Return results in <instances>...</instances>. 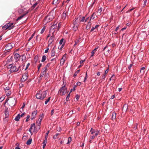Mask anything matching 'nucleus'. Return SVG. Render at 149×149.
<instances>
[{
	"label": "nucleus",
	"mask_w": 149,
	"mask_h": 149,
	"mask_svg": "<svg viewBox=\"0 0 149 149\" xmlns=\"http://www.w3.org/2000/svg\"><path fill=\"white\" fill-rule=\"evenodd\" d=\"M47 90L44 91H40L37 93L36 97L38 99L43 100L46 97L47 94Z\"/></svg>",
	"instance_id": "f257e3e1"
},
{
	"label": "nucleus",
	"mask_w": 149,
	"mask_h": 149,
	"mask_svg": "<svg viewBox=\"0 0 149 149\" xmlns=\"http://www.w3.org/2000/svg\"><path fill=\"white\" fill-rule=\"evenodd\" d=\"M21 67V66H19L18 68H17L13 64H10L8 66V68L10 69V73L17 72Z\"/></svg>",
	"instance_id": "f03ea898"
},
{
	"label": "nucleus",
	"mask_w": 149,
	"mask_h": 149,
	"mask_svg": "<svg viewBox=\"0 0 149 149\" xmlns=\"http://www.w3.org/2000/svg\"><path fill=\"white\" fill-rule=\"evenodd\" d=\"M65 85L63 86L59 90L58 93L60 95H64L67 93L68 92V91H67V89L65 87Z\"/></svg>",
	"instance_id": "7ed1b4c3"
},
{
	"label": "nucleus",
	"mask_w": 149,
	"mask_h": 149,
	"mask_svg": "<svg viewBox=\"0 0 149 149\" xmlns=\"http://www.w3.org/2000/svg\"><path fill=\"white\" fill-rule=\"evenodd\" d=\"M13 23L8 22L6 23L5 25L2 26L3 29H5V30L8 29L10 30L14 27L15 26L13 25Z\"/></svg>",
	"instance_id": "20e7f679"
},
{
	"label": "nucleus",
	"mask_w": 149,
	"mask_h": 149,
	"mask_svg": "<svg viewBox=\"0 0 149 149\" xmlns=\"http://www.w3.org/2000/svg\"><path fill=\"white\" fill-rule=\"evenodd\" d=\"M47 69H44L43 68L42 69V72H41L40 74V77H43L45 79H47L49 76V74L48 73H47Z\"/></svg>",
	"instance_id": "39448f33"
},
{
	"label": "nucleus",
	"mask_w": 149,
	"mask_h": 149,
	"mask_svg": "<svg viewBox=\"0 0 149 149\" xmlns=\"http://www.w3.org/2000/svg\"><path fill=\"white\" fill-rule=\"evenodd\" d=\"M54 16L52 15L49 14L45 18V20L46 23L52 21L54 19Z\"/></svg>",
	"instance_id": "423d86ee"
},
{
	"label": "nucleus",
	"mask_w": 149,
	"mask_h": 149,
	"mask_svg": "<svg viewBox=\"0 0 149 149\" xmlns=\"http://www.w3.org/2000/svg\"><path fill=\"white\" fill-rule=\"evenodd\" d=\"M81 17L79 16L77 18H76L73 21L74 25L79 26L80 22V19H81Z\"/></svg>",
	"instance_id": "0eeeda50"
},
{
	"label": "nucleus",
	"mask_w": 149,
	"mask_h": 149,
	"mask_svg": "<svg viewBox=\"0 0 149 149\" xmlns=\"http://www.w3.org/2000/svg\"><path fill=\"white\" fill-rule=\"evenodd\" d=\"M90 132L91 134H93L94 133H95V136L99 135L100 133L99 131L98 130H96L95 129H93L92 128H91Z\"/></svg>",
	"instance_id": "6e6552de"
},
{
	"label": "nucleus",
	"mask_w": 149,
	"mask_h": 149,
	"mask_svg": "<svg viewBox=\"0 0 149 149\" xmlns=\"http://www.w3.org/2000/svg\"><path fill=\"white\" fill-rule=\"evenodd\" d=\"M44 116V115L43 113H42L40 116V117L38 120L36 122V123L38 125H40L41 124V122L43 119Z\"/></svg>",
	"instance_id": "1a4fd4ad"
},
{
	"label": "nucleus",
	"mask_w": 149,
	"mask_h": 149,
	"mask_svg": "<svg viewBox=\"0 0 149 149\" xmlns=\"http://www.w3.org/2000/svg\"><path fill=\"white\" fill-rule=\"evenodd\" d=\"M28 72H26L24 74L22 75L21 80L22 81H24L27 79Z\"/></svg>",
	"instance_id": "9d476101"
},
{
	"label": "nucleus",
	"mask_w": 149,
	"mask_h": 149,
	"mask_svg": "<svg viewBox=\"0 0 149 149\" xmlns=\"http://www.w3.org/2000/svg\"><path fill=\"white\" fill-rule=\"evenodd\" d=\"M13 47L11 43H8L6 45L5 47V49L6 51H8Z\"/></svg>",
	"instance_id": "9b49d317"
},
{
	"label": "nucleus",
	"mask_w": 149,
	"mask_h": 149,
	"mask_svg": "<svg viewBox=\"0 0 149 149\" xmlns=\"http://www.w3.org/2000/svg\"><path fill=\"white\" fill-rule=\"evenodd\" d=\"M37 113V111H33L32 113L31 119L33 120L35 118L36 116Z\"/></svg>",
	"instance_id": "f8f14e48"
},
{
	"label": "nucleus",
	"mask_w": 149,
	"mask_h": 149,
	"mask_svg": "<svg viewBox=\"0 0 149 149\" xmlns=\"http://www.w3.org/2000/svg\"><path fill=\"white\" fill-rule=\"evenodd\" d=\"M28 13H29V11H26V13H25L24 14L22 15L21 16H20V17H18V18L16 19V21H18L20 19H22L26 14Z\"/></svg>",
	"instance_id": "ddd939ff"
},
{
	"label": "nucleus",
	"mask_w": 149,
	"mask_h": 149,
	"mask_svg": "<svg viewBox=\"0 0 149 149\" xmlns=\"http://www.w3.org/2000/svg\"><path fill=\"white\" fill-rule=\"evenodd\" d=\"M33 127L34 128H35V123L32 124L31 125V127L29 129V131L31 133L32 132V130L33 129Z\"/></svg>",
	"instance_id": "4468645a"
},
{
	"label": "nucleus",
	"mask_w": 149,
	"mask_h": 149,
	"mask_svg": "<svg viewBox=\"0 0 149 149\" xmlns=\"http://www.w3.org/2000/svg\"><path fill=\"white\" fill-rule=\"evenodd\" d=\"M19 54H18L16 53L14 55V58L16 61H18L19 58Z\"/></svg>",
	"instance_id": "2eb2a0df"
},
{
	"label": "nucleus",
	"mask_w": 149,
	"mask_h": 149,
	"mask_svg": "<svg viewBox=\"0 0 149 149\" xmlns=\"http://www.w3.org/2000/svg\"><path fill=\"white\" fill-rule=\"evenodd\" d=\"M54 40V37L53 36H51L49 39V44L48 46H49L52 43Z\"/></svg>",
	"instance_id": "dca6fc26"
},
{
	"label": "nucleus",
	"mask_w": 149,
	"mask_h": 149,
	"mask_svg": "<svg viewBox=\"0 0 149 149\" xmlns=\"http://www.w3.org/2000/svg\"><path fill=\"white\" fill-rule=\"evenodd\" d=\"M95 16H96L95 13H93L90 19V21L88 22V24L91 23V20L92 19H93L95 18Z\"/></svg>",
	"instance_id": "f3484780"
},
{
	"label": "nucleus",
	"mask_w": 149,
	"mask_h": 149,
	"mask_svg": "<svg viewBox=\"0 0 149 149\" xmlns=\"http://www.w3.org/2000/svg\"><path fill=\"white\" fill-rule=\"evenodd\" d=\"M128 107V106L126 104H125L123 107V111H126L127 110Z\"/></svg>",
	"instance_id": "a211bd4d"
},
{
	"label": "nucleus",
	"mask_w": 149,
	"mask_h": 149,
	"mask_svg": "<svg viewBox=\"0 0 149 149\" xmlns=\"http://www.w3.org/2000/svg\"><path fill=\"white\" fill-rule=\"evenodd\" d=\"M4 112L5 117H8L9 116V112L8 110V109L7 108L5 110Z\"/></svg>",
	"instance_id": "6ab92c4d"
},
{
	"label": "nucleus",
	"mask_w": 149,
	"mask_h": 149,
	"mask_svg": "<svg viewBox=\"0 0 149 149\" xmlns=\"http://www.w3.org/2000/svg\"><path fill=\"white\" fill-rule=\"evenodd\" d=\"M67 16V12L66 11H64L63 14L62 19L63 20L65 19Z\"/></svg>",
	"instance_id": "aec40b11"
},
{
	"label": "nucleus",
	"mask_w": 149,
	"mask_h": 149,
	"mask_svg": "<svg viewBox=\"0 0 149 149\" xmlns=\"http://www.w3.org/2000/svg\"><path fill=\"white\" fill-rule=\"evenodd\" d=\"M57 23L56 22V23L55 24H53L51 27V29H57Z\"/></svg>",
	"instance_id": "412c9836"
},
{
	"label": "nucleus",
	"mask_w": 149,
	"mask_h": 149,
	"mask_svg": "<svg viewBox=\"0 0 149 149\" xmlns=\"http://www.w3.org/2000/svg\"><path fill=\"white\" fill-rule=\"evenodd\" d=\"M55 52L54 50V48H53L52 49L51 52V56L53 57L55 56Z\"/></svg>",
	"instance_id": "4be33fe9"
},
{
	"label": "nucleus",
	"mask_w": 149,
	"mask_h": 149,
	"mask_svg": "<svg viewBox=\"0 0 149 149\" xmlns=\"http://www.w3.org/2000/svg\"><path fill=\"white\" fill-rule=\"evenodd\" d=\"M116 114L115 113L113 112V113L111 119L112 120H114L116 119Z\"/></svg>",
	"instance_id": "5701e85b"
},
{
	"label": "nucleus",
	"mask_w": 149,
	"mask_h": 149,
	"mask_svg": "<svg viewBox=\"0 0 149 149\" xmlns=\"http://www.w3.org/2000/svg\"><path fill=\"white\" fill-rule=\"evenodd\" d=\"M20 118V114H18L17 116L15 118V120L18 121L19 120Z\"/></svg>",
	"instance_id": "b1692460"
},
{
	"label": "nucleus",
	"mask_w": 149,
	"mask_h": 149,
	"mask_svg": "<svg viewBox=\"0 0 149 149\" xmlns=\"http://www.w3.org/2000/svg\"><path fill=\"white\" fill-rule=\"evenodd\" d=\"M32 139L31 138H30L26 142V144L27 145H30L32 141Z\"/></svg>",
	"instance_id": "393cba45"
},
{
	"label": "nucleus",
	"mask_w": 149,
	"mask_h": 149,
	"mask_svg": "<svg viewBox=\"0 0 149 149\" xmlns=\"http://www.w3.org/2000/svg\"><path fill=\"white\" fill-rule=\"evenodd\" d=\"M60 0H54L53 4H58L60 2Z\"/></svg>",
	"instance_id": "a878e982"
},
{
	"label": "nucleus",
	"mask_w": 149,
	"mask_h": 149,
	"mask_svg": "<svg viewBox=\"0 0 149 149\" xmlns=\"http://www.w3.org/2000/svg\"><path fill=\"white\" fill-rule=\"evenodd\" d=\"M97 49V48H95L93 50L92 52H91V56H93V55L95 53V51Z\"/></svg>",
	"instance_id": "bb28decb"
},
{
	"label": "nucleus",
	"mask_w": 149,
	"mask_h": 149,
	"mask_svg": "<svg viewBox=\"0 0 149 149\" xmlns=\"http://www.w3.org/2000/svg\"><path fill=\"white\" fill-rule=\"evenodd\" d=\"M99 25H96L95 27H92V28L91 30V32H92L93 31L94 29H95L97 28L99 26Z\"/></svg>",
	"instance_id": "cd10ccee"
},
{
	"label": "nucleus",
	"mask_w": 149,
	"mask_h": 149,
	"mask_svg": "<svg viewBox=\"0 0 149 149\" xmlns=\"http://www.w3.org/2000/svg\"><path fill=\"white\" fill-rule=\"evenodd\" d=\"M39 58V56H38L36 55V56L34 58V61L35 62V63H36V62H37Z\"/></svg>",
	"instance_id": "c85d7f7f"
},
{
	"label": "nucleus",
	"mask_w": 149,
	"mask_h": 149,
	"mask_svg": "<svg viewBox=\"0 0 149 149\" xmlns=\"http://www.w3.org/2000/svg\"><path fill=\"white\" fill-rule=\"evenodd\" d=\"M78 26V25H74V26L73 27V29L74 31H76L77 29V28H78V26Z\"/></svg>",
	"instance_id": "c756f323"
},
{
	"label": "nucleus",
	"mask_w": 149,
	"mask_h": 149,
	"mask_svg": "<svg viewBox=\"0 0 149 149\" xmlns=\"http://www.w3.org/2000/svg\"><path fill=\"white\" fill-rule=\"evenodd\" d=\"M59 134H56L55 135L53 136V137L54 139H56L58 138V135H59Z\"/></svg>",
	"instance_id": "7c9ffc66"
},
{
	"label": "nucleus",
	"mask_w": 149,
	"mask_h": 149,
	"mask_svg": "<svg viewBox=\"0 0 149 149\" xmlns=\"http://www.w3.org/2000/svg\"><path fill=\"white\" fill-rule=\"evenodd\" d=\"M46 56L45 55L43 56L42 57V59L41 60V61L42 62H44L46 60Z\"/></svg>",
	"instance_id": "2f4dec72"
},
{
	"label": "nucleus",
	"mask_w": 149,
	"mask_h": 149,
	"mask_svg": "<svg viewBox=\"0 0 149 149\" xmlns=\"http://www.w3.org/2000/svg\"><path fill=\"white\" fill-rule=\"evenodd\" d=\"M72 139L71 137H69L68 139V142L67 143V144H69L70 143V142L71 141Z\"/></svg>",
	"instance_id": "473e14b6"
},
{
	"label": "nucleus",
	"mask_w": 149,
	"mask_h": 149,
	"mask_svg": "<svg viewBox=\"0 0 149 149\" xmlns=\"http://www.w3.org/2000/svg\"><path fill=\"white\" fill-rule=\"evenodd\" d=\"M145 69V68L144 67H142L141 68L140 72L144 73V70Z\"/></svg>",
	"instance_id": "72a5a7b5"
},
{
	"label": "nucleus",
	"mask_w": 149,
	"mask_h": 149,
	"mask_svg": "<svg viewBox=\"0 0 149 149\" xmlns=\"http://www.w3.org/2000/svg\"><path fill=\"white\" fill-rule=\"evenodd\" d=\"M50 63H48L45 67L43 68L44 69H47V68H49L50 66Z\"/></svg>",
	"instance_id": "f704fd0d"
},
{
	"label": "nucleus",
	"mask_w": 149,
	"mask_h": 149,
	"mask_svg": "<svg viewBox=\"0 0 149 149\" xmlns=\"http://www.w3.org/2000/svg\"><path fill=\"white\" fill-rule=\"evenodd\" d=\"M4 89L6 93H7L8 91H9L10 88L9 87H6Z\"/></svg>",
	"instance_id": "c9c22d12"
},
{
	"label": "nucleus",
	"mask_w": 149,
	"mask_h": 149,
	"mask_svg": "<svg viewBox=\"0 0 149 149\" xmlns=\"http://www.w3.org/2000/svg\"><path fill=\"white\" fill-rule=\"evenodd\" d=\"M38 3L37 2L35 3L31 7L32 9H33L37 5Z\"/></svg>",
	"instance_id": "e433bc0d"
},
{
	"label": "nucleus",
	"mask_w": 149,
	"mask_h": 149,
	"mask_svg": "<svg viewBox=\"0 0 149 149\" xmlns=\"http://www.w3.org/2000/svg\"><path fill=\"white\" fill-rule=\"evenodd\" d=\"M50 97H49L45 101V104H46L47 103L50 101Z\"/></svg>",
	"instance_id": "4c0bfd02"
},
{
	"label": "nucleus",
	"mask_w": 149,
	"mask_h": 149,
	"mask_svg": "<svg viewBox=\"0 0 149 149\" xmlns=\"http://www.w3.org/2000/svg\"><path fill=\"white\" fill-rule=\"evenodd\" d=\"M147 2V0H145L144 1L143 4L142 5L143 7H144L146 6Z\"/></svg>",
	"instance_id": "58836bf2"
},
{
	"label": "nucleus",
	"mask_w": 149,
	"mask_h": 149,
	"mask_svg": "<svg viewBox=\"0 0 149 149\" xmlns=\"http://www.w3.org/2000/svg\"><path fill=\"white\" fill-rule=\"evenodd\" d=\"M8 120V117H5L3 119V121L5 123L7 122Z\"/></svg>",
	"instance_id": "ea45409f"
},
{
	"label": "nucleus",
	"mask_w": 149,
	"mask_h": 149,
	"mask_svg": "<svg viewBox=\"0 0 149 149\" xmlns=\"http://www.w3.org/2000/svg\"><path fill=\"white\" fill-rule=\"evenodd\" d=\"M70 93H69V94L67 96L66 98V100L67 101H68L69 100V98L70 97Z\"/></svg>",
	"instance_id": "a19ab883"
},
{
	"label": "nucleus",
	"mask_w": 149,
	"mask_h": 149,
	"mask_svg": "<svg viewBox=\"0 0 149 149\" xmlns=\"http://www.w3.org/2000/svg\"><path fill=\"white\" fill-rule=\"evenodd\" d=\"M76 87V85H74L73 89H71L70 91V93L73 91H74L75 90V88Z\"/></svg>",
	"instance_id": "79ce46f5"
},
{
	"label": "nucleus",
	"mask_w": 149,
	"mask_h": 149,
	"mask_svg": "<svg viewBox=\"0 0 149 149\" xmlns=\"http://www.w3.org/2000/svg\"><path fill=\"white\" fill-rule=\"evenodd\" d=\"M6 93V95L8 96H9L11 94V92L10 91H7Z\"/></svg>",
	"instance_id": "37998d69"
},
{
	"label": "nucleus",
	"mask_w": 149,
	"mask_h": 149,
	"mask_svg": "<svg viewBox=\"0 0 149 149\" xmlns=\"http://www.w3.org/2000/svg\"><path fill=\"white\" fill-rule=\"evenodd\" d=\"M45 27H43L42 29L41 30V31L40 32V33L41 34H42L43 33L44 31H45Z\"/></svg>",
	"instance_id": "c03bdc74"
},
{
	"label": "nucleus",
	"mask_w": 149,
	"mask_h": 149,
	"mask_svg": "<svg viewBox=\"0 0 149 149\" xmlns=\"http://www.w3.org/2000/svg\"><path fill=\"white\" fill-rule=\"evenodd\" d=\"M66 54H65L63 55V56L62 58L61 59V60H63L64 59L65 60V59L66 57Z\"/></svg>",
	"instance_id": "a18cd8bd"
},
{
	"label": "nucleus",
	"mask_w": 149,
	"mask_h": 149,
	"mask_svg": "<svg viewBox=\"0 0 149 149\" xmlns=\"http://www.w3.org/2000/svg\"><path fill=\"white\" fill-rule=\"evenodd\" d=\"M65 60L64 59V60H61V61H60V64L61 65H63L64 64V62L65 61Z\"/></svg>",
	"instance_id": "49530a36"
},
{
	"label": "nucleus",
	"mask_w": 149,
	"mask_h": 149,
	"mask_svg": "<svg viewBox=\"0 0 149 149\" xmlns=\"http://www.w3.org/2000/svg\"><path fill=\"white\" fill-rule=\"evenodd\" d=\"M91 27V24L90 23V24L89 25H88L86 26V29L87 30H88Z\"/></svg>",
	"instance_id": "de8ad7c7"
},
{
	"label": "nucleus",
	"mask_w": 149,
	"mask_h": 149,
	"mask_svg": "<svg viewBox=\"0 0 149 149\" xmlns=\"http://www.w3.org/2000/svg\"><path fill=\"white\" fill-rule=\"evenodd\" d=\"M102 8H100V9H98L97 13H100L102 11Z\"/></svg>",
	"instance_id": "09e8293b"
},
{
	"label": "nucleus",
	"mask_w": 149,
	"mask_h": 149,
	"mask_svg": "<svg viewBox=\"0 0 149 149\" xmlns=\"http://www.w3.org/2000/svg\"><path fill=\"white\" fill-rule=\"evenodd\" d=\"M85 17H83L81 18V19H80V22H83L84 21H85Z\"/></svg>",
	"instance_id": "8fccbe9b"
},
{
	"label": "nucleus",
	"mask_w": 149,
	"mask_h": 149,
	"mask_svg": "<svg viewBox=\"0 0 149 149\" xmlns=\"http://www.w3.org/2000/svg\"><path fill=\"white\" fill-rule=\"evenodd\" d=\"M96 136H95V135H92L90 136V139H94Z\"/></svg>",
	"instance_id": "3c124183"
},
{
	"label": "nucleus",
	"mask_w": 149,
	"mask_h": 149,
	"mask_svg": "<svg viewBox=\"0 0 149 149\" xmlns=\"http://www.w3.org/2000/svg\"><path fill=\"white\" fill-rule=\"evenodd\" d=\"M49 131H48L47 132H46L45 134V138H47V136L49 133Z\"/></svg>",
	"instance_id": "603ef678"
},
{
	"label": "nucleus",
	"mask_w": 149,
	"mask_h": 149,
	"mask_svg": "<svg viewBox=\"0 0 149 149\" xmlns=\"http://www.w3.org/2000/svg\"><path fill=\"white\" fill-rule=\"evenodd\" d=\"M64 40V39L63 38H62L61 40L59 42V44L60 45L62 44L63 43V41Z\"/></svg>",
	"instance_id": "864d4df0"
},
{
	"label": "nucleus",
	"mask_w": 149,
	"mask_h": 149,
	"mask_svg": "<svg viewBox=\"0 0 149 149\" xmlns=\"http://www.w3.org/2000/svg\"><path fill=\"white\" fill-rule=\"evenodd\" d=\"M88 76H87V73H86V76L84 78V82H85L86 80V79H87Z\"/></svg>",
	"instance_id": "5fc2aeb1"
},
{
	"label": "nucleus",
	"mask_w": 149,
	"mask_h": 149,
	"mask_svg": "<svg viewBox=\"0 0 149 149\" xmlns=\"http://www.w3.org/2000/svg\"><path fill=\"white\" fill-rule=\"evenodd\" d=\"M113 77H114V74H113L112 75V76H111V77L110 78L109 80L110 81H111V80H115V79L114 78H113Z\"/></svg>",
	"instance_id": "6e6d98bb"
},
{
	"label": "nucleus",
	"mask_w": 149,
	"mask_h": 149,
	"mask_svg": "<svg viewBox=\"0 0 149 149\" xmlns=\"http://www.w3.org/2000/svg\"><path fill=\"white\" fill-rule=\"evenodd\" d=\"M45 139L44 140V141L42 143L43 144H46L47 143V138H45Z\"/></svg>",
	"instance_id": "4d7b16f0"
},
{
	"label": "nucleus",
	"mask_w": 149,
	"mask_h": 149,
	"mask_svg": "<svg viewBox=\"0 0 149 149\" xmlns=\"http://www.w3.org/2000/svg\"><path fill=\"white\" fill-rule=\"evenodd\" d=\"M30 117V116L29 115L27 116L26 117V122H27L29 121V119Z\"/></svg>",
	"instance_id": "13d9d810"
},
{
	"label": "nucleus",
	"mask_w": 149,
	"mask_h": 149,
	"mask_svg": "<svg viewBox=\"0 0 149 149\" xmlns=\"http://www.w3.org/2000/svg\"><path fill=\"white\" fill-rule=\"evenodd\" d=\"M61 26V24L60 23L58 24V26L57 27V30H58L60 28V27Z\"/></svg>",
	"instance_id": "bf43d9fd"
},
{
	"label": "nucleus",
	"mask_w": 149,
	"mask_h": 149,
	"mask_svg": "<svg viewBox=\"0 0 149 149\" xmlns=\"http://www.w3.org/2000/svg\"><path fill=\"white\" fill-rule=\"evenodd\" d=\"M30 65V64L29 63H28L27 64V65L26 66V68L25 69V70H26L29 67Z\"/></svg>",
	"instance_id": "052dcab7"
},
{
	"label": "nucleus",
	"mask_w": 149,
	"mask_h": 149,
	"mask_svg": "<svg viewBox=\"0 0 149 149\" xmlns=\"http://www.w3.org/2000/svg\"><path fill=\"white\" fill-rule=\"evenodd\" d=\"M49 48L47 47V49L45 50V53H47L48 52L49 50Z\"/></svg>",
	"instance_id": "680f3d73"
},
{
	"label": "nucleus",
	"mask_w": 149,
	"mask_h": 149,
	"mask_svg": "<svg viewBox=\"0 0 149 149\" xmlns=\"http://www.w3.org/2000/svg\"><path fill=\"white\" fill-rule=\"evenodd\" d=\"M65 43V42H64L63 43L61 47L60 48V50H61L63 48V47H64Z\"/></svg>",
	"instance_id": "e2e57ef3"
},
{
	"label": "nucleus",
	"mask_w": 149,
	"mask_h": 149,
	"mask_svg": "<svg viewBox=\"0 0 149 149\" xmlns=\"http://www.w3.org/2000/svg\"><path fill=\"white\" fill-rule=\"evenodd\" d=\"M132 65H133V64H130L128 67V68L130 70L132 66Z\"/></svg>",
	"instance_id": "0e129e2a"
},
{
	"label": "nucleus",
	"mask_w": 149,
	"mask_h": 149,
	"mask_svg": "<svg viewBox=\"0 0 149 149\" xmlns=\"http://www.w3.org/2000/svg\"><path fill=\"white\" fill-rule=\"evenodd\" d=\"M79 95H76V96H75V98H76V99L77 100H78L79 99Z\"/></svg>",
	"instance_id": "69168bd1"
},
{
	"label": "nucleus",
	"mask_w": 149,
	"mask_h": 149,
	"mask_svg": "<svg viewBox=\"0 0 149 149\" xmlns=\"http://www.w3.org/2000/svg\"><path fill=\"white\" fill-rule=\"evenodd\" d=\"M109 70V69L108 68L105 71V73L104 74H106L108 72Z\"/></svg>",
	"instance_id": "338daca9"
},
{
	"label": "nucleus",
	"mask_w": 149,
	"mask_h": 149,
	"mask_svg": "<svg viewBox=\"0 0 149 149\" xmlns=\"http://www.w3.org/2000/svg\"><path fill=\"white\" fill-rule=\"evenodd\" d=\"M137 128V124H136V125L133 127L134 129L136 130Z\"/></svg>",
	"instance_id": "774afa93"
}]
</instances>
